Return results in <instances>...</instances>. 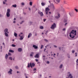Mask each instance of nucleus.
Returning a JSON list of instances; mask_svg holds the SVG:
<instances>
[{
    "mask_svg": "<svg viewBox=\"0 0 78 78\" xmlns=\"http://www.w3.org/2000/svg\"><path fill=\"white\" fill-rule=\"evenodd\" d=\"M76 34V30H72L69 34V36L72 38H74Z\"/></svg>",
    "mask_w": 78,
    "mask_h": 78,
    "instance_id": "1",
    "label": "nucleus"
},
{
    "mask_svg": "<svg viewBox=\"0 0 78 78\" xmlns=\"http://www.w3.org/2000/svg\"><path fill=\"white\" fill-rule=\"evenodd\" d=\"M48 8H50L52 10H53V11L55 9V6L54 4L53 3L50 4V5H48Z\"/></svg>",
    "mask_w": 78,
    "mask_h": 78,
    "instance_id": "2",
    "label": "nucleus"
},
{
    "mask_svg": "<svg viewBox=\"0 0 78 78\" xmlns=\"http://www.w3.org/2000/svg\"><path fill=\"white\" fill-rule=\"evenodd\" d=\"M30 66L31 68H33V67H34V66H35V64L34 63H32V64L31 62L30 63V64L28 63L27 66L28 67H30Z\"/></svg>",
    "mask_w": 78,
    "mask_h": 78,
    "instance_id": "3",
    "label": "nucleus"
},
{
    "mask_svg": "<svg viewBox=\"0 0 78 78\" xmlns=\"http://www.w3.org/2000/svg\"><path fill=\"white\" fill-rule=\"evenodd\" d=\"M56 28V24L55 23H54L53 24L51 25V29H55V28Z\"/></svg>",
    "mask_w": 78,
    "mask_h": 78,
    "instance_id": "4",
    "label": "nucleus"
},
{
    "mask_svg": "<svg viewBox=\"0 0 78 78\" xmlns=\"http://www.w3.org/2000/svg\"><path fill=\"white\" fill-rule=\"evenodd\" d=\"M49 11H50V9L48 7H47L45 8V12L46 14H48V12Z\"/></svg>",
    "mask_w": 78,
    "mask_h": 78,
    "instance_id": "5",
    "label": "nucleus"
},
{
    "mask_svg": "<svg viewBox=\"0 0 78 78\" xmlns=\"http://www.w3.org/2000/svg\"><path fill=\"white\" fill-rule=\"evenodd\" d=\"M38 13L39 14H40L41 16H44V14H43V12H38Z\"/></svg>",
    "mask_w": 78,
    "mask_h": 78,
    "instance_id": "6",
    "label": "nucleus"
},
{
    "mask_svg": "<svg viewBox=\"0 0 78 78\" xmlns=\"http://www.w3.org/2000/svg\"><path fill=\"white\" fill-rule=\"evenodd\" d=\"M12 70L11 69H10V70L8 72V73L11 75V74H12Z\"/></svg>",
    "mask_w": 78,
    "mask_h": 78,
    "instance_id": "7",
    "label": "nucleus"
},
{
    "mask_svg": "<svg viewBox=\"0 0 78 78\" xmlns=\"http://www.w3.org/2000/svg\"><path fill=\"white\" fill-rule=\"evenodd\" d=\"M58 16H55V17L56 19H59V17H60V14H59V13H58Z\"/></svg>",
    "mask_w": 78,
    "mask_h": 78,
    "instance_id": "8",
    "label": "nucleus"
},
{
    "mask_svg": "<svg viewBox=\"0 0 78 78\" xmlns=\"http://www.w3.org/2000/svg\"><path fill=\"white\" fill-rule=\"evenodd\" d=\"M39 56V55L38 54H36L35 55L34 57L36 58H38Z\"/></svg>",
    "mask_w": 78,
    "mask_h": 78,
    "instance_id": "9",
    "label": "nucleus"
},
{
    "mask_svg": "<svg viewBox=\"0 0 78 78\" xmlns=\"http://www.w3.org/2000/svg\"><path fill=\"white\" fill-rule=\"evenodd\" d=\"M69 15L71 16V17H72L74 16V13L73 12H71L69 13Z\"/></svg>",
    "mask_w": 78,
    "mask_h": 78,
    "instance_id": "10",
    "label": "nucleus"
},
{
    "mask_svg": "<svg viewBox=\"0 0 78 78\" xmlns=\"http://www.w3.org/2000/svg\"><path fill=\"white\" fill-rule=\"evenodd\" d=\"M33 47H34V48H35V49H37V46H36V45H33Z\"/></svg>",
    "mask_w": 78,
    "mask_h": 78,
    "instance_id": "11",
    "label": "nucleus"
},
{
    "mask_svg": "<svg viewBox=\"0 0 78 78\" xmlns=\"http://www.w3.org/2000/svg\"><path fill=\"white\" fill-rule=\"evenodd\" d=\"M6 16L7 17H9L10 16V13H6Z\"/></svg>",
    "mask_w": 78,
    "mask_h": 78,
    "instance_id": "12",
    "label": "nucleus"
},
{
    "mask_svg": "<svg viewBox=\"0 0 78 78\" xmlns=\"http://www.w3.org/2000/svg\"><path fill=\"white\" fill-rule=\"evenodd\" d=\"M18 51H19V52H21L22 50V49L21 48H19L18 49Z\"/></svg>",
    "mask_w": 78,
    "mask_h": 78,
    "instance_id": "13",
    "label": "nucleus"
},
{
    "mask_svg": "<svg viewBox=\"0 0 78 78\" xmlns=\"http://www.w3.org/2000/svg\"><path fill=\"white\" fill-rule=\"evenodd\" d=\"M31 36H32V34H31V33H30L28 36V38H30V37Z\"/></svg>",
    "mask_w": 78,
    "mask_h": 78,
    "instance_id": "14",
    "label": "nucleus"
},
{
    "mask_svg": "<svg viewBox=\"0 0 78 78\" xmlns=\"http://www.w3.org/2000/svg\"><path fill=\"white\" fill-rule=\"evenodd\" d=\"M63 22L64 23H66V22H67V19H65L64 20Z\"/></svg>",
    "mask_w": 78,
    "mask_h": 78,
    "instance_id": "15",
    "label": "nucleus"
},
{
    "mask_svg": "<svg viewBox=\"0 0 78 78\" xmlns=\"http://www.w3.org/2000/svg\"><path fill=\"white\" fill-rule=\"evenodd\" d=\"M10 12V9H8L7 10V13H9Z\"/></svg>",
    "mask_w": 78,
    "mask_h": 78,
    "instance_id": "16",
    "label": "nucleus"
},
{
    "mask_svg": "<svg viewBox=\"0 0 78 78\" xmlns=\"http://www.w3.org/2000/svg\"><path fill=\"white\" fill-rule=\"evenodd\" d=\"M23 39V36H20V40H22Z\"/></svg>",
    "mask_w": 78,
    "mask_h": 78,
    "instance_id": "17",
    "label": "nucleus"
},
{
    "mask_svg": "<svg viewBox=\"0 0 78 78\" xmlns=\"http://www.w3.org/2000/svg\"><path fill=\"white\" fill-rule=\"evenodd\" d=\"M41 5L42 6H45V3H44V2H41Z\"/></svg>",
    "mask_w": 78,
    "mask_h": 78,
    "instance_id": "18",
    "label": "nucleus"
},
{
    "mask_svg": "<svg viewBox=\"0 0 78 78\" xmlns=\"http://www.w3.org/2000/svg\"><path fill=\"white\" fill-rule=\"evenodd\" d=\"M34 54V52H31V54L30 55V56L31 57L33 56V55Z\"/></svg>",
    "mask_w": 78,
    "mask_h": 78,
    "instance_id": "19",
    "label": "nucleus"
},
{
    "mask_svg": "<svg viewBox=\"0 0 78 78\" xmlns=\"http://www.w3.org/2000/svg\"><path fill=\"white\" fill-rule=\"evenodd\" d=\"M8 29H5L4 30V32L5 33H6V32H8Z\"/></svg>",
    "mask_w": 78,
    "mask_h": 78,
    "instance_id": "20",
    "label": "nucleus"
},
{
    "mask_svg": "<svg viewBox=\"0 0 78 78\" xmlns=\"http://www.w3.org/2000/svg\"><path fill=\"white\" fill-rule=\"evenodd\" d=\"M5 34L6 37H8V34L7 33L5 32Z\"/></svg>",
    "mask_w": 78,
    "mask_h": 78,
    "instance_id": "21",
    "label": "nucleus"
},
{
    "mask_svg": "<svg viewBox=\"0 0 78 78\" xmlns=\"http://www.w3.org/2000/svg\"><path fill=\"white\" fill-rule=\"evenodd\" d=\"M69 76H70V78H73V76H72V74H70L69 75Z\"/></svg>",
    "mask_w": 78,
    "mask_h": 78,
    "instance_id": "22",
    "label": "nucleus"
},
{
    "mask_svg": "<svg viewBox=\"0 0 78 78\" xmlns=\"http://www.w3.org/2000/svg\"><path fill=\"white\" fill-rule=\"evenodd\" d=\"M9 52H11V53H14V51L11 50H9Z\"/></svg>",
    "mask_w": 78,
    "mask_h": 78,
    "instance_id": "23",
    "label": "nucleus"
},
{
    "mask_svg": "<svg viewBox=\"0 0 78 78\" xmlns=\"http://www.w3.org/2000/svg\"><path fill=\"white\" fill-rule=\"evenodd\" d=\"M8 55L7 54H6V55H5V58L6 59H7V58H8Z\"/></svg>",
    "mask_w": 78,
    "mask_h": 78,
    "instance_id": "24",
    "label": "nucleus"
},
{
    "mask_svg": "<svg viewBox=\"0 0 78 78\" xmlns=\"http://www.w3.org/2000/svg\"><path fill=\"white\" fill-rule=\"evenodd\" d=\"M12 6L13 7H14V8H16V7H17V5H16L15 4L14 5H12Z\"/></svg>",
    "mask_w": 78,
    "mask_h": 78,
    "instance_id": "25",
    "label": "nucleus"
},
{
    "mask_svg": "<svg viewBox=\"0 0 78 78\" xmlns=\"http://www.w3.org/2000/svg\"><path fill=\"white\" fill-rule=\"evenodd\" d=\"M14 35L15 37H17V34H16V33H14Z\"/></svg>",
    "mask_w": 78,
    "mask_h": 78,
    "instance_id": "26",
    "label": "nucleus"
},
{
    "mask_svg": "<svg viewBox=\"0 0 78 78\" xmlns=\"http://www.w3.org/2000/svg\"><path fill=\"white\" fill-rule=\"evenodd\" d=\"M9 59H10V60H12V58L11 57H9Z\"/></svg>",
    "mask_w": 78,
    "mask_h": 78,
    "instance_id": "27",
    "label": "nucleus"
},
{
    "mask_svg": "<svg viewBox=\"0 0 78 78\" xmlns=\"http://www.w3.org/2000/svg\"><path fill=\"white\" fill-rule=\"evenodd\" d=\"M62 64H61L60 65V67H59V68L60 69H61V68H62Z\"/></svg>",
    "mask_w": 78,
    "mask_h": 78,
    "instance_id": "28",
    "label": "nucleus"
},
{
    "mask_svg": "<svg viewBox=\"0 0 78 78\" xmlns=\"http://www.w3.org/2000/svg\"><path fill=\"white\" fill-rule=\"evenodd\" d=\"M40 29H43L44 28V27H43V26H40Z\"/></svg>",
    "mask_w": 78,
    "mask_h": 78,
    "instance_id": "29",
    "label": "nucleus"
},
{
    "mask_svg": "<svg viewBox=\"0 0 78 78\" xmlns=\"http://www.w3.org/2000/svg\"><path fill=\"white\" fill-rule=\"evenodd\" d=\"M74 10H75V11H76V12H78V9H74Z\"/></svg>",
    "mask_w": 78,
    "mask_h": 78,
    "instance_id": "30",
    "label": "nucleus"
},
{
    "mask_svg": "<svg viewBox=\"0 0 78 78\" xmlns=\"http://www.w3.org/2000/svg\"><path fill=\"white\" fill-rule=\"evenodd\" d=\"M12 47H16V45L14 44H12Z\"/></svg>",
    "mask_w": 78,
    "mask_h": 78,
    "instance_id": "31",
    "label": "nucleus"
},
{
    "mask_svg": "<svg viewBox=\"0 0 78 78\" xmlns=\"http://www.w3.org/2000/svg\"><path fill=\"white\" fill-rule=\"evenodd\" d=\"M32 2H30V6H32Z\"/></svg>",
    "mask_w": 78,
    "mask_h": 78,
    "instance_id": "32",
    "label": "nucleus"
},
{
    "mask_svg": "<svg viewBox=\"0 0 78 78\" xmlns=\"http://www.w3.org/2000/svg\"><path fill=\"white\" fill-rule=\"evenodd\" d=\"M41 49H42V48L43 47H44V45H41Z\"/></svg>",
    "mask_w": 78,
    "mask_h": 78,
    "instance_id": "33",
    "label": "nucleus"
},
{
    "mask_svg": "<svg viewBox=\"0 0 78 78\" xmlns=\"http://www.w3.org/2000/svg\"><path fill=\"white\" fill-rule=\"evenodd\" d=\"M56 1L58 3H59V2H60V0H56Z\"/></svg>",
    "mask_w": 78,
    "mask_h": 78,
    "instance_id": "34",
    "label": "nucleus"
},
{
    "mask_svg": "<svg viewBox=\"0 0 78 78\" xmlns=\"http://www.w3.org/2000/svg\"><path fill=\"white\" fill-rule=\"evenodd\" d=\"M8 54L9 56H11V53H10V52H9Z\"/></svg>",
    "mask_w": 78,
    "mask_h": 78,
    "instance_id": "35",
    "label": "nucleus"
},
{
    "mask_svg": "<svg viewBox=\"0 0 78 78\" xmlns=\"http://www.w3.org/2000/svg\"><path fill=\"white\" fill-rule=\"evenodd\" d=\"M15 68L16 69H19V67H18V66H15Z\"/></svg>",
    "mask_w": 78,
    "mask_h": 78,
    "instance_id": "36",
    "label": "nucleus"
},
{
    "mask_svg": "<svg viewBox=\"0 0 78 78\" xmlns=\"http://www.w3.org/2000/svg\"><path fill=\"white\" fill-rule=\"evenodd\" d=\"M61 9L62 10V11H63V10H64V9L62 7Z\"/></svg>",
    "mask_w": 78,
    "mask_h": 78,
    "instance_id": "37",
    "label": "nucleus"
},
{
    "mask_svg": "<svg viewBox=\"0 0 78 78\" xmlns=\"http://www.w3.org/2000/svg\"><path fill=\"white\" fill-rule=\"evenodd\" d=\"M3 4H4V5L6 3V2H5V1H3Z\"/></svg>",
    "mask_w": 78,
    "mask_h": 78,
    "instance_id": "38",
    "label": "nucleus"
},
{
    "mask_svg": "<svg viewBox=\"0 0 78 78\" xmlns=\"http://www.w3.org/2000/svg\"><path fill=\"white\" fill-rule=\"evenodd\" d=\"M36 61V62H38V59H35Z\"/></svg>",
    "mask_w": 78,
    "mask_h": 78,
    "instance_id": "39",
    "label": "nucleus"
},
{
    "mask_svg": "<svg viewBox=\"0 0 78 78\" xmlns=\"http://www.w3.org/2000/svg\"><path fill=\"white\" fill-rule=\"evenodd\" d=\"M75 52V51L74 50H73L72 51V53H74Z\"/></svg>",
    "mask_w": 78,
    "mask_h": 78,
    "instance_id": "40",
    "label": "nucleus"
},
{
    "mask_svg": "<svg viewBox=\"0 0 78 78\" xmlns=\"http://www.w3.org/2000/svg\"><path fill=\"white\" fill-rule=\"evenodd\" d=\"M44 41H45V42H48V40H47V39H44Z\"/></svg>",
    "mask_w": 78,
    "mask_h": 78,
    "instance_id": "41",
    "label": "nucleus"
},
{
    "mask_svg": "<svg viewBox=\"0 0 78 78\" xmlns=\"http://www.w3.org/2000/svg\"><path fill=\"white\" fill-rule=\"evenodd\" d=\"M21 4H22V5H24V4L23 2Z\"/></svg>",
    "mask_w": 78,
    "mask_h": 78,
    "instance_id": "42",
    "label": "nucleus"
},
{
    "mask_svg": "<svg viewBox=\"0 0 78 78\" xmlns=\"http://www.w3.org/2000/svg\"><path fill=\"white\" fill-rule=\"evenodd\" d=\"M35 70H36V68H34V69L33 71H35Z\"/></svg>",
    "mask_w": 78,
    "mask_h": 78,
    "instance_id": "43",
    "label": "nucleus"
},
{
    "mask_svg": "<svg viewBox=\"0 0 78 78\" xmlns=\"http://www.w3.org/2000/svg\"><path fill=\"white\" fill-rule=\"evenodd\" d=\"M45 20H46V19H44L43 20L44 22H45Z\"/></svg>",
    "mask_w": 78,
    "mask_h": 78,
    "instance_id": "44",
    "label": "nucleus"
},
{
    "mask_svg": "<svg viewBox=\"0 0 78 78\" xmlns=\"http://www.w3.org/2000/svg\"><path fill=\"white\" fill-rule=\"evenodd\" d=\"M46 63L47 64H49V63H50V62L48 61Z\"/></svg>",
    "mask_w": 78,
    "mask_h": 78,
    "instance_id": "45",
    "label": "nucleus"
},
{
    "mask_svg": "<svg viewBox=\"0 0 78 78\" xmlns=\"http://www.w3.org/2000/svg\"><path fill=\"white\" fill-rule=\"evenodd\" d=\"M23 21H22V22H21L20 23V24H22V23H23Z\"/></svg>",
    "mask_w": 78,
    "mask_h": 78,
    "instance_id": "46",
    "label": "nucleus"
},
{
    "mask_svg": "<svg viewBox=\"0 0 78 78\" xmlns=\"http://www.w3.org/2000/svg\"><path fill=\"white\" fill-rule=\"evenodd\" d=\"M75 55H75L76 56H77V53L76 52L75 53Z\"/></svg>",
    "mask_w": 78,
    "mask_h": 78,
    "instance_id": "47",
    "label": "nucleus"
},
{
    "mask_svg": "<svg viewBox=\"0 0 78 78\" xmlns=\"http://www.w3.org/2000/svg\"><path fill=\"white\" fill-rule=\"evenodd\" d=\"M23 34V33H20V34L19 35V36H20V34Z\"/></svg>",
    "mask_w": 78,
    "mask_h": 78,
    "instance_id": "48",
    "label": "nucleus"
},
{
    "mask_svg": "<svg viewBox=\"0 0 78 78\" xmlns=\"http://www.w3.org/2000/svg\"><path fill=\"white\" fill-rule=\"evenodd\" d=\"M54 47H55V48H56V47H57V46H56L55 45H54Z\"/></svg>",
    "mask_w": 78,
    "mask_h": 78,
    "instance_id": "49",
    "label": "nucleus"
},
{
    "mask_svg": "<svg viewBox=\"0 0 78 78\" xmlns=\"http://www.w3.org/2000/svg\"><path fill=\"white\" fill-rule=\"evenodd\" d=\"M65 30H66V29H65V28L63 29V31H65Z\"/></svg>",
    "mask_w": 78,
    "mask_h": 78,
    "instance_id": "50",
    "label": "nucleus"
},
{
    "mask_svg": "<svg viewBox=\"0 0 78 78\" xmlns=\"http://www.w3.org/2000/svg\"><path fill=\"white\" fill-rule=\"evenodd\" d=\"M30 24L31 25V24L33 23H32V22H30Z\"/></svg>",
    "mask_w": 78,
    "mask_h": 78,
    "instance_id": "51",
    "label": "nucleus"
},
{
    "mask_svg": "<svg viewBox=\"0 0 78 78\" xmlns=\"http://www.w3.org/2000/svg\"><path fill=\"white\" fill-rule=\"evenodd\" d=\"M47 33H48V31H46V33H45V34H46V35H47Z\"/></svg>",
    "mask_w": 78,
    "mask_h": 78,
    "instance_id": "52",
    "label": "nucleus"
},
{
    "mask_svg": "<svg viewBox=\"0 0 78 78\" xmlns=\"http://www.w3.org/2000/svg\"><path fill=\"white\" fill-rule=\"evenodd\" d=\"M45 50H46V48H44V51H45Z\"/></svg>",
    "mask_w": 78,
    "mask_h": 78,
    "instance_id": "53",
    "label": "nucleus"
},
{
    "mask_svg": "<svg viewBox=\"0 0 78 78\" xmlns=\"http://www.w3.org/2000/svg\"><path fill=\"white\" fill-rule=\"evenodd\" d=\"M2 45H4V46L5 45V43H2Z\"/></svg>",
    "mask_w": 78,
    "mask_h": 78,
    "instance_id": "54",
    "label": "nucleus"
},
{
    "mask_svg": "<svg viewBox=\"0 0 78 78\" xmlns=\"http://www.w3.org/2000/svg\"><path fill=\"white\" fill-rule=\"evenodd\" d=\"M78 59H77V60L76 61V62H77V63L78 62Z\"/></svg>",
    "mask_w": 78,
    "mask_h": 78,
    "instance_id": "55",
    "label": "nucleus"
},
{
    "mask_svg": "<svg viewBox=\"0 0 78 78\" xmlns=\"http://www.w3.org/2000/svg\"><path fill=\"white\" fill-rule=\"evenodd\" d=\"M13 23H16V21H13Z\"/></svg>",
    "mask_w": 78,
    "mask_h": 78,
    "instance_id": "56",
    "label": "nucleus"
},
{
    "mask_svg": "<svg viewBox=\"0 0 78 78\" xmlns=\"http://www.w3.org/2000/svg\"><path fill=\"white\" fill-rule=\"evenodd\" d=\"M29 11L31 10V8H29Z\"/></svg>",
    "mask_w": 78,
    "mask_h": 78,
    "instance_id": "57",
    "label": "nucleus"
},
{
    "mask_svg": "<svg viewBox=\"0 0 78 78\" xmlns=\"http://www.w3.org/2000/svg\"><path fill=\"white\" fill-rule=\"evenodd\" d=\"M16 20V18H14V20Z\"/></svg>",
    "mask_w": 78,
    "mask_h": 78,
    "instance_id": "58",
    "label": "nucleus"
},
{
    "mask_svg": "<svg viewBox=\"0 0 78 78\" xmlns=\"http://www.w3.org/2000/svg\"><path fill=\"white\" fill-rule=\"evenodd\" d=\"M43 58H45V55H43Z\"/></svg>",
    "mask_w": 78,
    "mask_h": 78,
    "instance_id": "59",
    "label": "nucleus"
},
{
    "mask_svg": "<svg viewBox=\"0 0 78 78\" xmlns=\"http://www.w3.org/2000/svg\"><path fill=\"white\" fill-rule=\"evenodd\" d=\"M35 36H37V33H35Z\"/></svg>",
    "mask_w": 78,
    "mask_h": 78,
    "instance_id": "60",
    "label": "nucleus"
},
{
    "mask_svg": "<svg viewBox=\"0 0 78 78\" xmlns=\"http://www.w3.org/2000/svg\"><path fill=\"white\" fill-rule=\"evenodd\" d=\"M59 48V50H61V48H60V47H59V48Z\"/></svg>",
    "mask_w": 78,
    "mask_h": 78,
    "instance_id": "61",
    "label": "nucleus"
},
{
    "mask_svg": "<svg viewBox=\"0 0 78 78\" xmlns=\"http://www.w3.org/2000/svg\"><path fill=\"white\" fill-rule=\"evenodd\" d=\"M43 59L44 61V60H45V58H43Z\"/></svg>",
    "mask_w": 78,
    "mask_h": 78,
    "instance_id": "62",
    "label": "nucleus"
},
{
    "mask_svg": "<svg viewBox=\"0 0 78 78\" xmlns=\"http://www.w3.org/2000/svg\"><path fill=\"white\" fill-rule=\"evenodd\" d=\"M67 23H66L65 24V26L66 25H67Z\"/></svg>",
    "mask_w": 78,
    "mask_h": 78,
    "instance_id": "63",
    "label": "nucleus"
},
{
    "mask_svg": "<svg viewBox=\"0 0 78 78\" xmlns=\"http://www.w3.org/2000/svg\"><path fill=\"white\" fill-rule=\"evenodd\" d=\"M68 58H70V56H68Z\"/></svg>",
    "mask_w": 78,
    "mask_h": 78,
    "instance_id": "64",
    "label": "nucleus"
}]
</instances>
